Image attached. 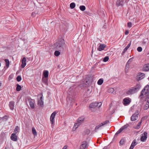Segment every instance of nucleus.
<instances>
[{
    "mask_svg": "<svg viewBox=\"0 0 149 149\" xmlns=\"http://www.w3.org/2000/svg\"><path fill=\"white\" fill-rule=\"evenodd\" d=\"M141 86L139 84H137L135 86L131 88L127 92L128 95L134 93L138 91L141 88Z\"/></svg>",
    "mask_w": 149,
    "mask_h": 149,
    "instance_id": "obj_1",
    "label": "nucleus"
},
{
    "mask_svg": "<svg viewBox=\"0 0 149 149\" xmlns=\"http://www.w3.org/2000/svg\"><path fill=\"white\" fill-rule=\"evenodd\" d=\"M146 95L148 98H149V85H147L141 92L139 97Z\"/></svg>",
    "mask_w": 149,
    "mask_h": 149,
    "instance_id": "obj_2",
    "label": "nucleus"
},
{
    "mask_svg": "<svg viewBox=\"0 0 149 149\" xmlns=\"http://www.w3.org/2000/svg\"><path fill=\"white\" fill-rule=\"evenodd\" d=\"M65 43L64 40L62 38L59 39L56 42V49L61 51L63 48Z\"/></svg>",
    "mask_w": 149,
    "mask_h": 149,
    "instance_id": "obj_3",
    "label": "nucleus"
},
{
    "mask_svg": "<svg viewBox=\"0 0 149 149\" xmlns=\"http://www.w3.org/2000/svg\"><path fill=\"white\" fill-rule=\"evenodd\" d=\"M72 97V94L70 93L69 92L66 98L68 105H69V103L70 105H72L73 104V100Z\"/></svg>",
    "mask_w": 149,
    "mask_h": 149,
    "instance_id": "obj_4",
    "label": "nucleus"
},
{
    "mask_svg": "<svg viewBox=\"0 0 149 149\" xmlns=\"http://www.w3.org/2000/svg\"><path fill=\"white\" fill-rule=\"evenodd\" d=\"M102 105V103L101 102H94L92 103L89 105V107L91 108H95L97 107L99 108Z\"/></svg>",
    "mask_w": 149,
    "mask_h": 149,
    "instance_id": "obj_5",
    "label": "nucleus"
},
{
    "mask_svg": "<svg viewBox=\"0 0 149 149\" xmlns=\"http://www.w3.org/2000/svg\"><path fill=\"white\" fill-rule=\"evenodd\" d=\"M36 10L37 14L40 15L44 12L45 9L42 7H36Z\"/></svg>",
    "mask_w": 149,
    "mask_h": 149,
    "instance_id": "obj_6",
    "label": "nucleus"
},
{
    "mask_svg": "<svg viewBox=\"0 0 149 149\" xmlns=\"http://www.w3.org/2000/svg\"><path fill=\"white\" fill-rule=\"evenodd\" d=\"M139 111L136 110L135 113L133 114L131 117V120L132 121H134L136 120L138 118Z\"/></svg>",
    "mask_w": 149,
    "mask_h": 149,
    "instance_id": "obj_7",
    "label": "nucleus"
},
{
    "mask_svg": "<svg viewBox=\"0 0 149 149\" xmlns=\"http://www.w3.org/2000/svg\"><path fill=\"white\" fill-rule=\"evenodd\" d=\"M145 77V74H144L139 72L137 76L136 77V80L137 81H139L143 79V78H144Z\"/></svg>",
    "mask_w": 149,
    "mask_h": 149,
    "instance_id": "obj_8",
    "label": "nucleus"
},
{
    "mask_svg": "<svg viewBox=\"0 0 149 149\" xmlns=\"http://www.w3.org/2000/svg\"><path fill=\"white\" fill-rule=\"evenodd\" d=\"M56 114V111L54 112L51 114L50 117V120L51 124V127L53 128L54 126V120Z\"/></svg>",
    "mask_w": 149,
    "mask_h": 149,
    "instance_id": "obj_9",
    "label": "nucleus"
},
{
    "mask_svg": "<svg viewBox=\"0 0 149 149\" xmlns=\"http://www.w3.org/2000/svg\"><path fill=\"white\" fill-rule=\"evenodd\" d=\"M28 101L29 103L30 106L32 109H33L35 107V100L33 99H32L30 98H29L28 99Z\"/></svg>",
    "mask_w": 149,
    "mask_h": 149,
    "instance_id": "obj_10",
    "label": "nucleus"
},
{
    "mask_svg": "<svg viewBox=\"0 0 149 149\" xmlns=\"http://www.w3.org/2000/svg\"><path fill=\"white\" fill-rule=\"evenodd\" d=\"M148 133L147 132H145L143 133L142 134V136H141L140 140L142 142L145 141L147 138Z\"/></svg>",
    "mask_w": 149,
    "mask_h": 149,
    "instance_id": "obj_11",
    "label": "nucleus"
},
{
    "mask_svg": "<svg viewBox=\"0 0 149 149\" xmlns=\"http://www.w3.org/2000/svg\"><path fill=\"white\" fill-rule=\"evenodd\" d=\"M130 99L129 98H125L123 100V103L125 105L129 104L130 102Z\"/></svg>",
    "mask_w": 149,
    "mask_h": 149,
    "instance_id": "obj_12",
    "label": "nucleus"
},
{
    "mask_svg": "<svg viewBox=\"0 0 149 149\" xmlns=\"http://www.w3.org/2000/svg\"><path fill=\"white\" fill-rule=\"evenodd\" d=\"M16 134L13 133L11 134L10 136V139L11 140L14 141H16L17 140V136Z\"/></svg>",
    "mask_w": 149,
    "mask_h": 149,
    "instance_id": "obj_13",
    "label": "nucleus"
},
{
    "mask_svg": "<svg viewBox=\"0 0 149 149\" xmlns=\"http://www.w3.org/2000/svg\"><path fill=\"white\" fill-rule=\"evenodd\" d=\"M9 107L10 109L11 110H13L14 109L15 107V102L14 101H10L9 103Z\"/></svg>",
    "mask_w": 149,
    "mask_h": 149,
    "instance_id": "obj_14",
    "label": "nucleus"
},
{
    "mask_svg": "<svg viewBox=\"0 0 149 149\" xmlns=\"http://www.w3.org/2000/svg\"><path fill=\"white\" fill-rule=\"evenodd\" d=\"M26 59L25 57H24L22 60V64L21 66L22 68H24L26 65Z\"/></svg>",
    "mask_w": 149,
    "mask_h": 149,
    "instance_id": "obj_15",
    "label": "nucleus"
},
{
    "mask_svg": "<svg viewBox=\"0 0 149 149\" xmlns=\"http://www.w3.org/2000/svg\"><path fill=\"white\" fill-rule=\"evenodd\" d=\"M92 91V89L88 88L85 94V97H88L90 95V94Z\"/></svg>",
    "mask_w": 149,
    "mask_h": 149,
    "instance_id": "obj_16",
    "label": "nucleus"
},
{
    "mask_svg": "<svg viewBox=\"0 0 149 149\" xmlns=\"http://www.w3.org/2000/svg\"><path fill=\"white\" fill-rule=\"evenodd\" d=\"M131 42L132 41H130V42L127 45V46L124 49L122 53V55H123V54L127 51V49L130 47L131 45Z\"/></svg>",
    "mask_w": 149,
    "mask_h": 149,
    "instance_id": "obj_17",
    "label": "nucleus"
},
{
    "mask_svg": "<svg viewBox=\"0 0 149 149\" xmlns=\"http://www.w3.org/2000/svg\"><path fill=\"white\" fill-rule=\"evenodd\" d=\"M143 70L145 71H148L149 70V63L146 64L143 66Z\"/></svg>",
    "mask_w": 149,
    "mask_h": 149,
    "instance_id": "obj_18",
    "label": "nucleus"
},
{
    "mask_svg": "<svg viewBox=\"0 0 149 149\" xmlns=\"http://www.w3.org/2000/svg\"><path fill=\"white\" fill-rule=\"evenodd\" d=\"M106 47V45H105L101 44H100L98 49L99 51H101L104 50Z\"/></svg>",
    "mask_w": 149,
    "mask_h": 149,
    "instance_id": "obj_19",
    "label": "nucleus"
},
{
    "mask_svg": "<svg viewBox=\"0 0 149 149\" xmlns=\"http://www.w3.org/2000/svg\"><path fill=\"white\" fill-rule=\"evenodd\" d=\"M124 0H118L116 2V5L118 6H123V3Z\"/></svg>",
    "mask_w": 149,
    "mask_h": 149,
    "instance_id": "obj_20",
    "label": "nucleus"
},
{
    "mask_svg": "<svg viewBox=\"0 0 149 149\" xmlns=\"http://www.w3.org/2000/svg\"><path fill=\"white\" fill-rule=\"evenodd\" d=\"M49 75V72L47 70H44L43 73V76L44 77L48 78Z\"/></svg>",
    "mask_w": 149,
    "mask_h": 149,
    "instance_id": "obj_21",
    "label": "nucleus"
},
{
    "mask_svg": "<svg viewBox=\"0 0 149 149\" xmlns=\"http://www.w3.org/2000/svg\"><path fill=\"white\" fill-rule=\"evenodd\" d=\"M48 78H47L42 77V82L44 84H45L46 85H48Z\"/></svg>",
    "mask_w": 149,
    "mask_h": 149,
    "instance_id": "obj_22",
    "label": "nucleus"
},
{
    "mask_svg": "<svg viewBox=\"0 0 149 149\" xmlns=\"http://www.w3.org/2000/svg\"><path fill=\"white\" fill-rule=\"evenodd\" d=\"M86 141H84L82 142L80 146V149H85L86 146Z\"/></svg>",
    "mask_w": 149,
    "mask_h": 149,
    "instance_id": "obj_23",
    "label": "nucleus"
},
{
    "mask_svg": "<svg viewBox=\"0 0 149 149\" xmlns=\"http://www.w3.org/2000/svg\"><path fill=\"white\" fill-rule=\"evenodd\" d=\"M149 107V102L147 101L143 109L144 110H146L148 109Z\"/></svg>",
    "mask_w": 149,
    "mask_h": 149,
    "instance_id": "obj_24",
    "label": "nucleus"
},
{
    "mask_svg": "<svg viewBox=\"0 0 149 149\" xmlns=\"http://www.w3.org/2000/svg\"><path fill=\"white\" fill-rule=\"evenodd\" d=\"M4 61L6 62V69L8 68L9 67L10 65V62L9 60L7 59H5Z\"/></svg>",
    "mask_w": 149,
    "mask_h": 149,
    "instance_id": "obj_25",
    "label": "nucleus"
},
{
    "mask_svg": "<svg viewBox=\"0 0 149 149\" xmlns=\"http://www.w3.org/2000/svg\"><path fill=\"white\" fill-rule=\"evenodd\" d=\"M142 122V120L138 123L137 126L136 127H134V128L135 129H138L140 127Z\"/></svg>",
    "mask_w": 149,
    "mask_h": 149,
    "instance_id": "obj_26",
    "label": "nucleus"
},
{
    "mask_svg": "<svg viewBox=\"0 0 149 149\" xmlns=\"http://www.w3.org/2000/svg\"><path fill=\"white\" fill-rule=\"evenodd\" d=\"M13 45H9L8 47H6V49L8 50H13Z\"/></svg>",
    "mask_w": 149,
    "mask_h": 149,
    "instance_id": "obj_27",
    "label": "nucleus"
},
{
    "mask_svg": "<svg viewBox=\"0 0 149 149\" xmlns=\"http://www.w3.org/2000/svg\"><path fill=\"white\" fill-rule=\"evenodd\" d=\"M20 130L19 127L18 126H16L14 131V132L15 134H17V132H19Z\"/></svg>",
    "mask_w": 149,
    "mask_h": 149,
    "instance_id": "obj_28",
    "label": "nucleus"
},
{
    "mask_svg": "<svg viewBox=\"0 0 149 149\" xmlns=\"http://www.w3.org/2000/svg\"><path fill=\"white\" fill-rule=\"evenodd\" d=\"M44 102L43 100H38V104L39 105H40V106L42 107H43L44 106Z\"/></svg>",
    "mask_w": 149,
    "mask_h": 149,
    "instance_id": "obj_29",
    "label": "nucleus"
},
{
    "mask_svg": "<svg viewBox=\"0 0 149 149\" xmlns=\"http://www.w3.org/2000/svg\"><path fill=\"white\" fill-rule=\"evenodd\" d=\"M16 91H20L21 90L22 88V87L21 86L19 85L18 84H16Z\"/></svg>",
    "mask_w": 149,
    "mask_h": 149,
    "instance_id": "obj_30",
    "label": "nucleus"
},
{
    "mask_svg": "<svg viewBox=\"0 0 149 149\" xmlns=\"http://www.w3.org/2000/svg\"><path fill=\"white\" fill-rule=\"evenodd\" d=\"M9 116H8L5 115L4 116L1 117L0 118V120L1 119H4L5 121H7L8 119L9 118Z\"/></svg>",
    "mask_w": 149,
    "mask_h": 149,
    "instance_id": "obj_31",
    "label": "nucleus"
},
{
    "mask_svg": "<svg viewBox=\"0 0 149 149\" xmlns=\"http://www.w3.org/2000/svg\"><path fill=\"white\" fill-rule=\"evenodd\" d=\"M102 124L101 123L99 125H98L97 126H96L95 131V132H97V130L99 129L102 126H103L102 125Z\"/></svg>",
    "mask_w": 149,
    "mask_h": 149,
    "instance_id": "obj_32",
    "label": "nucleus"
},
{
    "mask_svg": "<svg viewBox=\"0 0 149 149\" xmlns=\"http://www.w3.org/2000/svg\"><path fill=\"white\" fill-rule=\"evenodd\" d=\"M122 130L120 128L115 134L114 136V137L113 139L116 138L118 135L120 133Z\"/></svg>",
    "mask_w": 149,
    "mask_h": 149,
    "instance_id": "obj_33",
    "label": "nucleus"
},
{
    "mask_svg": "<svg viewBox=\"0 0 149 149\" xmlns=\"http://www.w3.org/2000/svg\"><path fill=\"white\" fill-rule=\"evenodd\" d=\"M70 6L71 9H73L75 8V4L74 2L71 3L70 4Z\"/></svg>",
    "mask_w": 149,
    "mask_h": 149,
    "instance_id": "obj_34",
    "label": "nucleus"
},
{
    "mask_svg": "<svg viewBox=\"0 0 149 149\" xmlns=\"http://www.w3.org/2000/svg\"><path fill=\"white\" fill-rule=\"evenodd\" d=\"M125 143V140L124 139H122L120 141L119 143L121 145H123Z\"/></svg>",
    "mask_w": 149,
    "mask_h": 149,
    "instance_id": "obj_35",
    "label": "nucleus"
},
{
    "mask_svg": "<svg viewBox=\"0 0 149 149\" xmlns=\"http://www.w3.org/2000/svg\"><path fill=\"white\" fill-rule=\"evenodd\" d=\"M103 82V80L102 79H99L97 81V83L99 85H101Z\"/></svg>",
    "mask_w": 149,
    "mask_h": 149,
    "instance_id": "obj_36",
    "label": "nucleus"
},
{
    "mask_svg": "<svg viewBox=\"0 0 149 149\" xmlns=\"http://www.w3.org/2000/svg\"><path fill=\"white\" fill-rule=\"evenodd\" d=\"M68 24H67L66 23L65 24H64L63 25V26L64 27V31H65L67 30L68 27Z\"/></svg>",
    "mask_w": 149,
    "mask_h": 149,
    "instance_id": "obj_37",
    "label": "nucleus"
},
{
    "mask_svg": "<svg viewBox=\"0 0 149 149\" xmlns=\"http://www.w3.org/2000/svg\"><path fill=\"white\" fill-rule=\"evenodd\" d=\"M79 8L81 10L84 11L85 10L86 7L84 6H81L79 7Z\"/></svg>",
    "mask_w": 149,
    "mask_h": 149,
    "instance_id": "obj_38",
    "label": "nucleus"
},
{
    "mask_svg": "<svg viewBox=\"0 0 149 149\" xmlns=\"http://www.w3.org/2000/svg\"><path fill=\"white\" fill-rule=\"evenodd\" d=\"M32 133H33V134L34 135H37V133L36 131V130L35 129L34 127H33V128H32Z\"/></svg>",
    "mask_w": 149,
    "mask_h": 149,
    "instance_id": "obj_39",
    "label": "nucleus"
},
{
    "mask_svg": "<svg viewBox=\"0 0 149 149\" xmlns=\"http://www.w3.org/2000/svg\"><path fill=\"white\" fill-rule=\"evenodd\" d=\"M16 80L18 82L22 80V77L20 75H18L16 78Z\"/></svg>",
    "mask_w": 149,
    "mask_h": 149,
    "instance_id": "obj_40",
    "label": "nucleus"
},
{
    "mask_svg": "<svg viewBox=\"0 0 149 149\" xmlns=\"http://www.w3.org/2000/svg\"><path fill=\"white\" fill-rule=\"evenodd\" d=\"M128 126V125L126 124L123 127H122L121 128V129L123 131V130L125 129L126 128H127V127Z\"/></svg>",
    "mask_w": 149,
    "mask_h": 149,
    "instance_id": "obj_41",
    "label": "nucleus"
},
{
    "mask_svg": "<svg viewBox=\"0 0 149 149\" xmlns=\"http://www.w3.org/2000/svg\"><path fill=\"white\" fill-rule=\"evenodd\" d=\"M137 143L136 142V141L135 139H134V140L133 141H132L131 145L133 146V147H134L136 145Z\"/></svg>",
    "mask_w": 149,
    "mask_h": 149,
    "instance_id": "obj_42",
    "label": "nucleus"
},
{
    "mask_svg": "<svg viewBox=\"0 0 149 149\" xmlns=\"http://www.w3.org/2000/svg\"><path fill=\"white\" fill-rule=\"evenodd\" d=\"M109 59V58L108 56H105V57L103 58V61L104 62H106Z\"/></svg>",
    "mask_w": 149,
    "mask_h": 149,
    "instance_id": "obj_43",
    "label": "nucleus"
},
{
    "mask_svg": "<svg viewBox=\"0 0 149 149\" xmlns=\"http://www.w3.org/2000/svg\"><path fill=\"white\" fill-rule=\"evenodd\" d=\"M109 122V120H106L104 122L101 123V124H102V125L104 126L105 125L107 124Z\"/></svg>",
    "mask_w": 149,
    "mask_h": 149,
    "instance_id": "obj_44",
    "label": "nucleus"
},
{
    "mask_svg": "<svg viewBox=\"0 0 149 149\" xmlns=\"http://www.w3.org/2000/svg\"><path fill=\"white\" fill-rule=\"evenodd\" d=\"M108 91L109 93H112L114 91V89L113 88H111L109 89Z\"/></svg>",
    "mask_w": 149,
    "mask_h": 149,
    "instance_id": "obj_45",
    "label": "nucleus"
},
{
    "mask_svg": "<svg viewBox=\"0 0 149 149\" xmlns=\"http://www.w3.org/2000/svg\"><path fill=\"white\" fill-rule=\"evenodd\" d=\"M132 24L131 22H128L127 24V26L129 28H130L132 26Z\"/></svg>",
    "mask_w": 149,
    "mask_h": 149,
    "instance_id": "obj_46",
    "label": "nucleus"
},
{
    "mask_svg": "<svg viewBox=\"0 0 149 149\" xmlns=\"http://www.w3.org/2000/svg\"><path fill=\"white\" fill-rule=\"evenodd\" d=\"M36 10L35 12H33L32 13H31V16L33 17H35L36 16Z\"/></svg>",
    "mask_w": 149,
    "mask_h": 149,
    "instance_id": "obj_47",
    "label": "nucleus"
},
{
    "mask_svg": "<svg viewBox=\"0 0 149 149\" xmlns=\"http://www.w3.org/2000/svg\"><path fill=\"white\" fill-rule=\"evenodd\" d=\"M142 48L141 47H139L137 48V50L139 52H141L142 51Z\"/></svg>",
    "mask_w": 149,
    "mask_h": 149,
    "instance_id": "obj_48",
    "label": "nucleus"
},
{
    "mask_svg": "<svg viewBox=\"0 0 149 149\" xmlns=\"http://www.w3.org/2000/svg\"><path fill=\"white\" fill-rule=\"evenodd\" d=\"M129 67V64L126 63V66H125V70H128Z\"/></svg>",
    "mask_w": 149,
    "mask_h": 149,
    "instance_id": "obj_49",
    "label": "nucleus"
},
{
    "mask_svg": "<svg viewBox=\"0 0 149 149\" xmlns=\"http://www.w3.org/2000/svg\"><path fill=\"white\" fill-rule=\"evenodd\" d=\"M90 132V130L89 129H87L86 130V134H88Z\"/></svg>",
    "mask_w": 149,
    "mask_h": 149,
    "instance_id": "obj_50",
    "label": "nucleus"
},
{
    "mask_svg": "<svg viewBox=\"0 0 149 149\" xmlns=\"http://www.w3.org/2000/svg\"><path fill=\"white\" fill-rule=\"evenodd\" d=\"M84 118H83L81 119V120H80L79 119V123H80L81 122H82L84 120Z\"/></svg>",
    "mask_w": 149,
    "mask_h": 149,
    "instance_id": "obj_51",
    "label": "nucleus"
},
{
    "mask_svg": "<svg viewBox=\"0 0 149 149\" xmlns=\"http://www.w3.org/2000/svg\"><path fill=\"white\" fill-rule=\"evenodd\" d=\"M60 52L58 50H56V56H59L60 54Z\"/></svg>",
    "mask_w": 149,
    "mask_h": 149,
    "instance_id": "obj_52",
    "label": "nucleus"
},
{
    "mask_svg": "<svg viewBox=\"0 0 149 149\" xmlns=\"http://www.w3.org/2000/svg\"><path fill=\"white\" fill-rule=\"evenodd\" d=\"M129 33V31L128 30H126L125 32V34L126 35H128Z\"/></svg>",
    "mask_w": 149,
    "mask_h": 149,
    "instance_id": "obj_53",
    "label": "nucleus"
},
{
    "mask_svg": "<svg viewBox=\"0 0 149 149\" xmlns=\"http://www.w3.org/2000/svg\"><path fill=\"white\" fill-rule=\"evenodd\" d=\"M41 95H42V96L40 97V99L39 100H43V99H42V96H43V95H42V93L41 94Z\"/></svg>",
    "mask_w": 149,
    "mask_h": 149,
    "instance_id": "obj_54",
    "label": "nucleus"
},
{
    "mask_svg": "<svg viewBox=\"0 0 149 149\" xmlns=\"http://www.w3.org/2000/svg\"><path fill=\"white\" fill-rule=\"evenodd\" d=\"M68 146L67 145L65 146L62 149H67Z\"/></svg>",
    "mask_w": 149,
    "mask_h": 149,
    "instance_id": "obj_55",
    "label": "nucleus"
},
{
    "mask_svg": "<svg viewBox=\"0 0 149 149\" xmlns=\"http://www.w3.org/2000/svg\"><path fill=\"white\" fill-rule=\"evenodd\" d=\"M62 67V65H58V68L60 69V68Z\"/></svg>",
    "mask_w": 149,
    "mask_h": 149,
    "instance_id": "obj_56",
    "label": "nucleus"
},
{
    "mask_svg": "<svg viewBox=\"0 0 149 149\" xmlns=\"http://www.w3.org/2000/svg\"><path fill=\"white\" fill-rule=\"evenodd\" d=\"M133 58L134 57H132V58H130L128 61H129L131 62L132 61V59H133Z\"/></svg>",
    "mask_w": 149,
    "mask_h": 149,
    "instance_id": "obj_57",
    "label": "nucleus"
},
{
    "mask_svg": "<svg viewBox=\"0 0 149 149\" xmlns=\"http://www.w3.org/2000/svg\"><path fill=\"white\" fill-rule=\"evenodd\" d=\"M134 147L133 146H132L131 145L129 149H133Z\"/></svg>",
    "mask_w": 149,
    "mask_h": 149,
    "instance_id": "obj_58",
    "label": "nucleus"
},
{
    "mask_svg": "<svg viewBox=\"0 0 149 149\" xmlns=\"http://www.w3.org/2000/svg\"><path fill=\"white\" fill-rule=\"evenodd\" d=\"M148 118V116H145L144 117H143L142 118V119H143V118H146V119L147 118Z\"/></svg>",
    "mask_w": 149,
    "mask_h": 149,
    "instance_id": "obj_59",
    "label": "nucleus"
},
{
    "mask_svg": "<svg viewBox=\"0 0 149 149\" xmlns=\"http://www.w3.org/2000/svg\"><path fill=\"white\" fill-rule=\"evenodd\" d=\"M130 61H128L127 62V64H129H129H130Z\"/></svg>",
    "mask_w": 149,
    "mask_h": 149,
    "instance_id": "obj_60",
    "label": "nucleus"
},
{
    "mask_svg": "<svg viewBox=\"0 0 149 149\" xmlns=\"http://www.w3.org/2000/svg\"><path fill=\"white\" fill-rule=\"evenodd\" d=\"M107 146H105L103 149H107Z\"/></svg>",
    "mask_w": 149,
    "mask_h": 149,
    "instance_id": "obj_61",
    "label": "nucleus"
},
{
    "mask_svg": "<svg viewBox=\"0 0 149 149\" xmlns=\"http://www.w3.org/2000/svg\"><path fill=\"white\" fill-rule=\"evenodd\" d=\"M54 55L55 56H56V50L54 52Z\"/></svg>",
    "mask_w": 149,
    "mask_h": 149,
    "instance_id": "obj_62",
    "label": "nucleus"
},
{
    "mask_svg": "<svg viewBox=\"0 0 149 149\" xmlns=\"http://www.w3.org/2000/svg\"><path fill=\"white\" fill-rule=\"evenodd\" d=\"M5 68V67H4V68ZM6 69H3L2 71H5V70H6Z\"/></svg>",
    "mask_w": 149,
    "mask_h": 149,
    "instance_id": "obj_63",
    "label": "nucleus"
},
{
    "mask_svg": "<svg viewBox=\"0 0 149 149\" xmlns=\"http://www.w3.org/2000/svg\"><path fill=\"white\" fill-rule=\"evenodd\" d=\"M9 79H10H10H11V75H10V76H9Z\"/></svg>",
    "mask_w": 149,
    "mask_h": 149,
    "instance_id": "obj_64",
    "label": "nucleus"
}]
</instances>
